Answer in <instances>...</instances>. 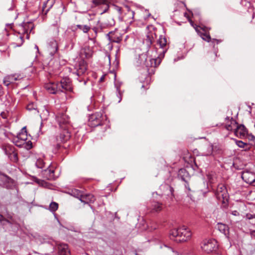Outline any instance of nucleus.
Returning <instances> with one entry per match:
<instances>
[{"instance_id":"35","label":"nucleus","mask_w":255,"mask_h":255,"mask_svg":"<svg viewBox=\"0 0 255 255\" xmlns=\"http://www.w3.org/2000/svg\"><path fill=\"white\" fill-rule=\"evenodd\" d=\"M246 218L250 221V223L253 226H255V214H247Z\"/></svg>"},{"instance_id":"51","label":"nucleus","mask_w":255,"mask_h":255,"mask_svg":"<svg viewBox=\"0 0 255 255\" xmlns=\"http://www.w3.org/2000/svg\"><path fill=\"white\" fill-rule=\"evenodd\" d=\"M104 78H105V75H103V76L101 77V78H100V81L101 82H103V81L104 80Z\"/></svg>"},{"instance_id":"1","label":"nucleus","mask_w":255,"mask_h":255,"mask_svg":"<svg viewBox=\"0 0 255 255\" xmlns=\"http://www.w3.org/2000/svg\"><path fill=\"white\" fill-rule=\"evenodd\" d=\"M171 240L178 243L186 242L191 237L190 231L183 226L177 229H172L169 235Z\"/></svg>"},{"instance_id":"40","label":"nucleus","mask_w":255,"mask_h":255,"mask_svg":"<svg viewBox=\"0 0 255 255\" xmlns=\"http://www.w3.org/2000/svg\"><path fill=\"white\" fill-rule=\"evenodd\" d=\"M23 144L22 146H23L25 149L29 150L32 147V142L30 140L28 141H23L22 142Z\"/></svg>"},{"instance_id":"43","label":"nucleus","mask_w":255,"mask_h":255,"mask_svg":"<svg viewBox=\"0 0 255 255\" xmlns=\"http://www.w3.org/2000/svg\"><path fill=\"white\" fill-rule=\"evenodd\" d=\"M26 109L28 111H32L36 109V106L34 103H29L27 105Z\"/></svg>"},{"instance_id":"45","label":"nucleus","mask_w":255,"mask_h":255,"mask_svg":"<svg viewBox=\"0 0 255 255\" xmlns=\"http://www.w3.org/2000/svg\"><path fill=\"white\" fill-rule=\"evenodd\" d=\"M194 29H195L196 31L198 33V34H199L201 31H200L199 30V28L201 29H202L204 31H205V29L206 28V27H200V26H199L198 25H197V24H194V26H193Z\"/></svg>"},{"instance_id":"56","label":"nucleus","mask_w":255,"mask_h":255,"mask_svg":"<svg viewBox=\"0 0 255 255\" xmlns=\"http://www.w3.org/2000/svg\"><path fill=\"white\" fill-rule=\"evenodd\" d=\"M226 120H229V118L227 117L226 118Z\"/></svg>"},{"instance_id":"11","label":"nucleus","mask_w":255,"mask_h":255,"mask_svg":"<svg viewBox=\"0 0 255 255\" xmlns=\"http://www.w3.org/2000/svg\"><path fill=\"white\" fill-rule=\"evenodd\" d=\"M75 69L76 71L75 72H73V74H75L78 77L82 76L87 70L86 63L84 61H80L78 64L76 65Z\"/></svg>"},{"instance_id":"59","label":"nucleus","mask_w":255,"mask_h":255,"mask_svg":"<svg viewBox=\"0 0 255 255\" xmlns=\"http://www.w3.org/2000/svg\"><path fill=\"white\" fill-rule=\"evenodd\" d=\"M114 24V21H113V24ZM111 25H113V23H111L110 24Z\"/></svg>"},{"instance_id":"34","label":"nucleus","mask_w":255,"mask_h":255,"mask_svg":"<svg viewBox=\"0 0 255 255\" xmlns=\"http://www.w3.org/2000/svg\"><path fill=\"white\" fill-rule=\"evenodd\" d=\"M122 84V82H119V81H115V87H116L117 91L118 92V97H119V102H120L122 100V94L120 91V87Z\"/></svg>"},{"instance_id":"26","label":"nucleus","mask_w":255,"mask_h":255,"mask_svg":"<svg viewBox=\"0 0 255 255\" xmlns=\"http://www.w3.org/2000/svg\"><path fill=\"white\" fill-rule=\"evenodd\" d=\"M151 210L155 212H159L162 209V204L158 202L153 201L151 205Z\"/></svg>"},{"instance_id":"21","label":"nucleus","mask_w":255,"mask_h":255,"mask_svg":"<svg viewBox=\"0 0 255 255\" xmlns=\"http://www.w3.org/2000/svg\"><path fill=\"white\" fill-rule=\"evenodd\" d=\"M110 0H92V2L95 5H99L104 4L106 5V7L104 11L101 12V14L107 11L109 9L108 3H110Z\"/></svg>"},{"instance_id":"16","label":"nucleus","mask_w":255,"mask_h":255,"mask_svg":"<svg viewBox=\"0 0 255 255\" xmlns=\"http://www.w3.org/2000/svg\"><path fill=\"white\" fill-rule=\"evenodd\" d=\"M48 51L51 56H53L58 50V44L56 40H51L48 43Z\"/></svg>"},{"instance_id":"25","label":"nucleus","mask_w":255,"mask_h":255,"mask_svg":"<svg viewBox=\"0 0 255 255\" xmlns=\"http://www.w3.org/2000/svg\"><path fill=\"white\" fill-rule=\"evenodd\" d=\"M18 139H20L22 142L26 141L27 139V131L26 130V127L22 128L21 131L18 134L17 136Z\"/></svg>"},{"instance_id":"4","label":"nucleus","mask_w":255,"mask_h":255,"mask_svg":"<svg viewBox=\"0 0 255 255\" xmlns=\"http://www.w3.org/2000/svg\"><path fill=\"white\" fill-rule=\"evenodd\" d=\"M106 118V116L102 113H96L90 116L89 121V125L93 127L102 125Z\"/></svg>"},{"instance_id":"24","label":"nucleus","mask_w":255,"mask_h":255,"mask_svg":"<svg viewBox=\"0 0 255 255\" xmlns=\"http://www.w3.org/2000/svg\"><path fill=\"white\" fill-rule=\"evenodd\" d=\"M2 149L3 150L5 154L8 156L11 153H12L13 151L15 150V148L12 145L5 144L2 146Z\"/></svg>"},{"instance_id":"5","label":"nucleus","mask_w":255,"mask_h":255,"mask_svg":"<svg viewBox=\"0 0 255 255\" xmlns=\"http://www.w3.org/2000/svg\"><path fill=\"white\" fill-rule=\"evenodd\" d=\"M217 243L215 240L205 241L202 246V249L205 252L209 254L217 249Z\"/></svg>"},{"instance_id":"7","label":"nucleus","mask_w":255,"mask_h":255,"mask_svg":"<svg viewBox=\"0 0 255 255\" xmlns=\"http://www.w3.org/2000/svg\"><path fill=\"white\" fill-rule=\"evenodd\" d=\"M242 178L246 183L255 185V173L249 170L243 171Z\"/></svg>"},{"instance_id":"17","label":"nucleus","mask_w":255,"mask_h":255,"mask_svg":"<svg viewBox=\"0 0 255 255\" xmlns=\"http://www.w3.org/2000/svg\"><path fill=\"white\" fill-rule=\"evenodd\" d=\"M58 249L59 255H70V251L67 244H60L58 245Z\"/></svg>"},{"instance_id":"30","label":"nucleus","mask_w":255,"mask_h":255,"mask_svg":"<svg viewBox=\"0 0 255 255\" xmlns=\"http://www.w3.org/2000/svg\"><path fill=\"white\" fill-rule=\"evenodd\" d=\"M77 29L82 31L84 33H87L91 29V26L88 25L77 24L75 26V30Z\"/></svg>"},{"instance_id":"13","label":"nucleus","mask_w":255,"mask_h":255,"mask_svg":"<svg viewBox=\"0 0 255 255\" xmlns=\"http://www.w3.org/2000/svg\"><path fill=\"white\" fill-rule=\"evenodd\" d=\"M79 200L85 204H90L94 203L96 200V198L93 194H84L83 193Z\"/></svg>"},{"instance_id":"52","label":"nucleus","mask_w":255,"mask_h":255,"mask_svg":"<svg viewBox=\"0 0 255 255\" xmlns=\"http://www.w3.org/2000/svg\"><path fill=\"white\" fill-rule=\"evenodd\" d=\"M108 59H109V64H111L110 55L109 54L108 55Z\"/></svg>"},{"instance_id":"2","label":"nucleus","mask_w":255,"mask_h":255,"mask_svg":"<svg viewBox=\"0 0 255 255\" xmlns=\"http://www.w3.org/2000/svg\"><path fill=\"white\" fill-rule=\"evenodd\" d=\"M139 60L140 61V63L142 66H145L148 68L156 67L160 64L161 60L158 57L156 58H152L146 54H142L139 57Z\"/></svg>"},{"instance_id":"38","label":"nucleus","mask_w":255,"mask_h":255,"mask_svg":"<svg viewBox=\"0 0 255 255\" xmlns=\"http://www.w3.org/2000/svg\"><path fill=\"white\" fill-rule=\"evenodd\" d=\"M44 164L45 163L43 160L42 158H39L37 159L35 165L37 168H42L44 167Z\"/></svg>"},{"instance_id":"18","label":"nucleus","mask_w":255,"mask_h":255,"mask_svg":"<svg viewBox=\"0 0 255 255\" xmlns=\"http://www.w3.org/2000/svg\"><path fill=\"white\" fill-rule=\"evenodd\" d=\"M55 3V0H47L44 2L42 6V13L46 15L52 8Z\"/></svg>"},{"instance_id":"29","label":"nucleus","mask_w":255,"mask_h":255,"mask_svg":"<svg viewBox=\"0 0 255 255\" xmlns=\"http://www.w3.org/2000/svg\"><path fill=\"white\" fill-rule=\"evenodd\" d=\"M230 122H231L230 124H227L226 125V128L228 130H234L235 131L238 123L235 120H233V119L232 118H231Z\"/></svg>"},{"instance_id":"20","label":"nucleus","mask_w":255,"mask_h":255,"mask_svg":"<svg viewBox=\"0 0 255 255\" xmlns=\"http://www.w3.org/2000/svg\"><path fill=\"white\" fill-rule=\"evenodd\" d=\"M217 146H213L212 144H207L203 149V155L204 156H209L212 155L213 151H215Z\"/></svg>"},{"instance_id":"50","label":"nucleus","mask_w":255,"mask_h":255,"mask_svg":"<svg viewBox=\"0 0 255 255\" xmlns=\"http://www.w3.org/2000/svg\"><path fill=\"white\" fill-rule=\"evenodd\" d=\"M3 94V92L2 90V87L0 85V97L2 96Z\"/></svg>"},{"instance_id":"6","label":"nucleus","mask_w":255,"mask_h":255,"mask_svg":"<svg viewBox=\"0 0 255 255\" xmlns=\"http://www.w3.org/2000/svg\"><path fill=\"white\" fill-rule=\"evenodd\" d=\"M56 118L61 128H68L70 126L69 118L66 114L59 113Z\"/></svg>"},{"instance_id":"3","label":"nucleus","mask_w":255,"mask_h":255,"mask_svg":"<svg viewBox=\"0 0 255 255\" xmlns=\"http://www.w3.org/2000/svg\"><path fill=\"white\" fill-rule=\"evenodd\" d=\"M215 195L219 201L223 204H226L228 202L229 194L226 187L223 184H220L217 187Z\"/></svg>"},{"instance_id":"53","label":"nucleus","mask_w":255,"mask_h":255,"mask_svg":"<svg viewBox=\"0 0 255 255\" xmlns=\"http://www.w3.org/2000/svg\"><path fill=\"white\" fill-rule=\"evenodd\" d=\"M190 23L192 26H194L195 24H194L192 20H190Z\"/></svg>"},{"instance_id":"36","label":"nucleus","mask_w":255,"mask_h":255,"mask_svg":"<svg viewBox=\"0 0 255 255\" xmlns=\"http://www.w3.org/2000/svg\"><path fill=\"white\" fill-rule=\"evenodd\" d=\"M9 159L13 162H16L18 161L17 153L14 150L12 153H11L8 156Z\"/></svg>"},{"instance_id":"31","label":"nucleus","mask_w":255,"mask_h":255,"mask_svg":"<svg viewBox=\"0 0 255 255\" xmlns=\"http://www.w3.org/2000/svg\"><path fill=\"white\" fill-rule=\"evenodd\" d=\"M188 173L184 168H181L178 172V177L183 181H185V178L187 176Z\"/></svg>"},{"instance_id":"37","label":"nucleus","mask_w":255,"mask_h":255,"mask_svg":"<svg viewBox=\"0 0 255 255\" xmlns=\"http://www.w3.org/2000/svg\"><path fill=\"white\" fill-rule=\"evenodd\" d=\"M49 210L52 212H55L58 208V204L55 202H52L49 205Z\"/></svg>"},{"instance_id":"49","label":"nucleus","mask_w":255,"mask_h":255,"mask_svg":"<svg viewBox=\"0 0 255 255\" xmlns=\"http://www.w3.org/2000/svg\"><path fill=\"white\" fill-rule=\"evenodd\" d=\"M19 39H20V45H21L23 43V42L24 41L23 37L22 36H20Z\"/></svg>"},{"instance_id":"48","label":"nucleus","mask_w":255,"mask_h":255,"mask_svg":"<svg viewBox=\"0 0 255 255\" xmlns=\"http://www.w3.org/2000/svg\"><path fill=\"white\" fill-rule=\"evenodd\" d=\"M168 188L170 192L171 196H173V191H174V189H173V187H172L171 186H168Z\"/></svg>"},{"instance_id":"61","label":"nucleus","mask_w":255,"mask_h":255,"mask_svg":"<svg viewBox=\"0 0 255 255\" xmlns=\"http://www.w3.org/2000/svg\"><path fill=\"white\" fill-rule=\"evenodd\" d=\"M187 188H188V189L189 190H190V188H189V187H187Z\"/></svg>"},{"instance_id":"62","label":"nucleus","mask_w":255,"mask_h":255,"mask_svg":"<svg viewBox=\"0 0 255 255\" xmlns=\"http://www.w3.org/2000/svg\"><path fill=\"white\" fill-rule=\"evenodd\" d=\"M221 150L219 151L218 153H220Z\"/></svg>"},{"instance_id":"9","label":"nucleus","mask_w":255,"mask_h":255,"mask_svg":"<svg viewBox=\"0 0 255 255\" xmlns=\"http://www.w3.org/2000/svg\"><path fill=\"white\" fill-rule=\"evenodd\" d=\"M54 172L55 170L53 167L49 165L46 169L42 171L41 174L44 179L49 180H53L56 178Z\"/></svg>"},{"instance_id":"28","label":"nucleus","mask_w":255,"mask_h":255,"mask_svg":"<svg viewBox=\"0 0 255 255\" xmlns=\"http://www.w3.org/2000/svg\"><path fill=\"white\" fill-rule=\"evenodd\" d=\"M15 81L14 80V77L13 74L7 75L3 79V84L8 86L11 83H14Z\"/></svg>"},{"instance_id":"22","label":"nucleus","mask_w":255,"mask_h":255,"mask_svg":"<svg viewBox=\"0 0 255 255\" xmlns=\"http://www.w3.org/2000/svg\"><path fill=\"white\" fill-rule=\"evenodd\" d=\"M217 228L220 232L224 234L226 236L229 235V229L228 226L222 223H218Z\"/></svg>"},{"instance_id":"10","label":"nucleus","mask_w":255,"mask_h":255,"mask_svg":"<svg viewBox=\"0 0 255 255\" xmlns=\"http://www.w3.org/2000/svg\"><path fill=\"white\" fill-rule=\"evenodd\" d=\"M106 36L112 42L120 43L122 40V35L117 30L109 32Z\"/></svg>"},{"instance_id":"41","label":"nucleus","mask_w":255,"mask_h":255,"mask_svg":"<svg viewBox=\"0 0 255 255\" xmlns=\"http://www.w3.org/2000/svg\"><path fill=\"white\" fill-rule=\"evenodd\" d=\"M10 222L0 214V224L4 225L6 224H10Z\"/></svg>"},{"instance_id":"54","label":"nucleus","mask_w":255,"mask_h":255,"mask_svg":"<svg viewBox=\"0 0 255 255\" xmlns=\"http://www.w3.org/2000/svg\"><path fill=\"white\" fill-rule=\"evenodd\" d=\"M234 215H236V213H237V214H238V213L237 212V211H234Z\"/></svg>"},{"instance_id":"27","label":"nucleus","mask_w":255,"mask_h":255,"mask_svg":"<svg viewBox=\"0 0 255 255\" xmlns=\"http://www.w3.org/2000/svg\"><path fill=\"white\" fill-rule=\"evenodd\" d=\"M157 43L159 45L160 48H164L167 44L166 38L163 35H160L157 40Z\"/></svg>"},{"instance_id":"12","label":"nucleus","mask_w":255,"mask_h":255,"mask_svg":"<svg viewBox=\"0 0 255 255\" xmlns=\"http://www.w3.org/2000/svg\"><path fill=\"white\" fill-rule=\"evenodd\" d=\"M58 83L50 82L44 85L45 89L51 94H56L59 92Z\"/></svg>"},{"instance_id":"19","label":"nucleus","mask_w":255,"mask_h":255,"mask_svg":"<svg viewBox=\"0 0 255 255\" xmlns=\"http://www.w3.org/2000/svg\"><path fill=\"white\" fill-rule=\"evenodd\" d=\"M198 34L200 36V37L204 40L206 41L207 42H209V41H211V38L209 34L207 33L206 32V31H205V32H200ZM212 42L213 43L216 42L217 44H218L219 43H220L221 42V40H219V39H213L212 40Z\"/></svg>"},{"instance_id":"47","label":"nucleus","mask_w":255,"mask_h":255,"mask_svg":"<svg viewBox=\"0 0 255 255\" xmlns=\"http://www.w3.org/2000/svg\"><path fill=\"white\" fill-rule=\"evenodd\" d=\"M250 234L252 238L255 239V230H250Z\"/></svg>"},{"instance_id":"57","label":"nucleus","mask_w":255,"mask_h":255,"mask_svg":"<svg viewBox=\"0 0 255 255\" xmlns=\"http://www.w3.org/2000/svg\"><path fill=\"white\" fill-rule=\"evenodd\" d=\"M255 16V13H254V14L253 15V18H254Z\"/></svg>"},{"instance_id":"46","label":"nucleus","mask_w":255,"mask_h":255,"mask_svg":"<svg viewBox=\"0 0 255 255\" xmlns=\"http://www.w3.org/2000/svg\"><path fill=\"white\" fill-rule=\"evenodd\" d=\"M209 55L210 56V57L213 58V60H215L216 57H217V53L214 52V53H211L209 54Z\"/></svg>"},{"instance_id":"32","label":"nucleus","mask_w":255,"mask_h":255,"mask_svg":"<svg viewBox=\"0 0 255 255\" xmlns=\"http://www.w3.org/2000/svg\"><path fill=\"white\" fill-rule=\"evenodd\" d=\"M83 193V192L82 191H80L77 189H74L71 190L70 194L72 196H73L75 198H77L79 200H80V199L81 198V197Z\"/></svg>"},{"instance_id":"58","label":"nucleus","mask_w":255,"mask_h":255,"mask_svg":"<svg viewBox=\"0 0 255 255\" xmlns=\"http://www.w3.org/2000/svg\"><path fill=\"white\" fill-rule=\"evenodd\" d=\"M35 48L38 49V46L37 45H35Z\"/></svg>"},{"instance_id":"44","label":"nucleus","mask_w":255,"mask_h":255,"mask_svg":"<svg viewBox=\"0 0 255 255\" xmlns=\"http://www.w3.org/2000/svg\"><path fill=\"white\" fill-rule=\"evenodd\" d=\"M14 142L17 146L21 147L22 146V144H23L22 141L20 140V139H18V138H17V137L14 139Z\"/></svg>"},{"instance_id":"23","label":"nucleus","mask_w":255,"mask_h":255,"mask_svg":"<svg viewBox=\"0 0 255 255\" xmlns=\"http://www.w3.org/2000/svg\"><path fill=\"white\" fill-rule=\"evenodd\" d=\"M156 34L154 32L150 31L148 32L146 35V38L145 39L146 42L148 45L152 44L155 38Z\"/></svg>"},{"instance_id":"55","label":"nucleus","mask_w":255,"mask_h":255,"mask_svg":"<svg viewBox=\"0 0 255 255\" xmlns=\"http://www.w3.org/2000/svg\"><path fill=\"white\" fill-rule=\"evenodd\" d=\"M213 255H220L218 253H215Z\"/></svg>"},{"instance_id":"15","label":"nucleus","mask_w":255,"mask_h":255,"mask_svg":"<svg viewBox=\"0 0 255 255\" xmlns=\"http://www.w3.org/2000/svg\"><path fill=\"white\" fill-rule=\"evenodd\" d=\"M247 129L243 125H240L237 126L235 130V134L240 137L245 136L247 134Z\"/></svg>"},{"instance_id":"8","label":"nucleus","mask_w":255,"mask_h":255,"mask_svg":"<svg viewBox=\"0 0 255 255\" xmlns=\"http://www.w3.org/2000/svg\"><path fill=\"white\" fill-rule=\"evenodd\" d=\"M59 91L63 92L71 91L72 88L70 80L68 78H63L60 83H58Z\"/></svg>"},{"instance_id":"42","label":"nucleus","mask_w":255,"mask_h":255,"mask_svg":"<svg viewBox=\"0 0 255 255\" xmlns=\"http://www.w3.org/2000/svg\"><path fill=\"white\" fill-rule=\"evenodd\" d=\"M236 144L241 148H245L246 146L248 145L247 143L244 142L241 140H236Z\"/></svg>"},{"instance_id":"60","label":"nucleus","mask_w":255,"mask_h":255,"mask_svg":"<svg viewBox=\"0 0 255 255\" xmlns=\"http://www.w3.org/2000/svg\"><path fill=\"white\" fill-rule=\"evenodd\" d=\"M86 81H84V85H86Z\"/></svg>"},{"instance_id":"14","label":"nucleus","mask_w":255,"mask_h":255,"mask_svg":"<svg viewBox=\"0 0 255 255\" xmlns=\"http://www.w3.org/2000/svg\"><path fill=\"white\" fill-rule=\"evenodd\" d=\"M63 130L57 136V140L61 142L67 141L71 136L70 132L68 130V128H62Z\"/></svg>"},{"instance_id":"33","label":"nucleus","mask_w":255,"mask_h":255,"mask_svg":"<svg viewBox=\"0 0 255 255\" xmlns=\"http://www.w3.org/2000/svg\"><path fill=\"white\" fill-rule=\"evenodd\" d=\"M31 23H23L20 25H19L20 28H21L22 31L24 33H28V28L30 26H32Z\"/></svg>"},{"instance_id":"39","label":"nucleus","mask_w":255,"mask_h":255,"mask_svg":"<svg viewBox=\"0 0 255 255\" xmlns=\"http://www.w3.org/2000/svg\"><path fill=\"white\" fill-rule=\"evenodd\" d=\"M14 81H19L26 76L22 73H15L13 74Z\"/></svg>"}]
</instances>
